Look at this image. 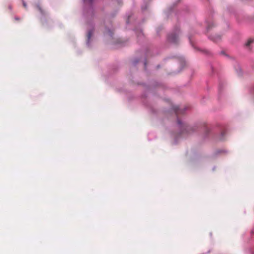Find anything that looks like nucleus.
<instances>
[{
  "label": "nucleus",
  "mask_w": 254,
  "mask_h": 254,
  "mask_svg": "<svg viewBox=\"0 0 254 254\" xmlns=\"http://www.w3.org/2000/svg\"><path fill=\"white\" fill-rule=\"evenodd\" d=\"M178 124L179 126V127L182 129V132H184L185 131L187 132H190V130L193 129L192 127L188 126L185 124H183L180 120H178L177 121Z\"/></svg>",
  "instance_id": "1"
},
{
  "label": "nucleus",
  "mask_w": 254,
  "mask_h": 254,
  "mask_svg": "<svg viewBox=\"0 0 254 254\" xmlns=\"http://www.w3.org/2000/svg\"><path fill=\"white\" fill-rule=\"evenodd\" d=\"M179 40V32L172 33L168 36V40L169 42L176 44Z\"/></svg>",
  "instance_id": "2"
},
{
  "label": "nucleus",
  "mask_w": 254,
  "mask_h": 254,
  "mask_svg": "<svg viewBox=\"0 0 254 254\" xmlns=\"http://www.w3.org/2000/svg\"><path fill=\"white\" fill-rule=\"evenodd\" d=\"M173 110L177 116L179 115V114H183L184 112V110L180 109L178 106L174 107Z\"/></svg>",
  "instance_id": "3"
},
{
  "label": "nucleus",
  "mask_w": 254,
  "mask_h": 254,
  "mask_svg": "<svg viewBox=\"0 0 254 254\" xmlns=\"http://www.w3.org/2000/svg\"><path fill=\"white\" fill-rule=\"evenodd\" d=\"M254 42V40L252 39H249L247 42H246V43L245 44V46L246 47H247V48H249L250 46H251V44L252 43H253Z\"/></svg>",
  "instance_id": "4"
},
{
  "label": "nucleus",
  "mask_w": 254,
  "mask_h": 254,
  "mask_svg": "<svg viewBox=\"0 0 254 254\" xmlns=\"http://www.w3.org/2000/svg\"><path fill=\"white\" fill-rule=\"evenodd\" d=\"M94 0H84V3L86 4H91Z\"/></svg>",
  "instance_id": "5"
},
{
  "label": "nucleus",
  "mask_w": 254,
  "mask_h": 254,
  "mask_svg": "<svg viewBox=\"0 0 254 254\" xmlns=\"http://www.w3.org/2000/svg\"><path fill=\"white\" fill-rule=\"evenodd\" d=\"M92 31H90L88 32V35H87V36H88V39L89 40L91 38V36H92Z\"/></svg>",
  "instance_id": "6"
},
{
  "label": "nucleus",
  "mask_w": 254,
  "mask_h": 254,
  "mask_svg": "<svg viewBox=\"0 0 254 254\" xmlns=\"http://www.w3.org/2000/svg\"><path fill=\"white\" fill-rule=\"evenodd\" d=\"M23 6H24L25 8H26V3H25L24 2H23Z\"/></svg>",
  "instance_id": "7"
},
{
  "label": "nucleus",
  "mask_w": 254,
  "mask_h": 254,
  "mask_svg": "<svg viewBox=\"0 0 254 254\" xmlns=\"http://www.w3.org/2000/svg\"><path fill=\"white\" fill-rule=\"evenodd\" d=\"M15 20H19V18H17V17H15Z\"/></svg>",
  "instance_id": "8"
}]
</instances>
